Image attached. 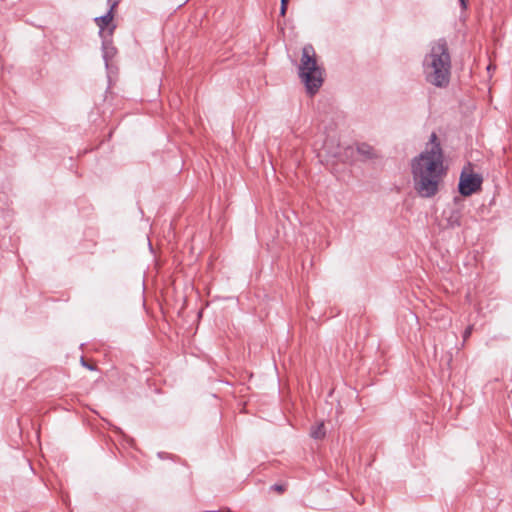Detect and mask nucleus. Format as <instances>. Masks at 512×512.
Instances as JSON below:
<instances>
[{
    "instance_id": "1",
    "label": "nucleus",
    "mask_w": 512,
    "mask_h": 512,
    "mask_svg": "<svg viewBox=\"0 0 512 512\" xmlns=\"http://www.w3.org/2000/svg\"><path fill=\"white\" fill-rule=\"evenodd\" d=\"M411 172L415 191L422 198H431L439 190L446 174L443 150L435 132L431 133L425 149L411 161Z\"/></svg>"
},
{
    "instance_id": "2",
    "label": "nucleus",
    "mask_w": 512,
    "mask_h": 512,
    "mask_svg": "<svg viewBox=\"0 0 512 512\" xmlns=\"http://www.w3.org/2000/svg\"><path fill=\"white\" fill-rule=\"evenodd\" d=\"M423 75L427 83L445 88L449 85L451 74V56L445 39L432 43L429 53L422 62Z\"/></svg>"
},
{
    "instance_id": "3",
    "label": "nucleus",
    "mask_w": 512,
    "mask_h": 512,
    "mask_svg": "<svg viewBox=\"0 0 512 512\" xmlns=\"http://www.w3.org/2000/svg\"><path fill=\"white\" fill-rule=\"evenodd\" d=\"M323 68L318 65L314 47L307 44L302 48L299 65V77L304 83L307 93L314 95L323 84Z\"/></svg>"
},
{
    "instance_id": "4",
    "label": "nucleus",
    "mask_w": 512,
    "mask_h": 512,
    "mask_svg": "<svg viewBox=\"0 0 512 512\" xmlns=\"http://www.w3.org/2000/svg\"><path fill=\"white\" fill-rule=\"evenodd\" d=\"M482 182L480 174L463 171L459 178L458 191L462 196H470L481 189Z\"/></svg>"
},
{
    "instance_id": "5",
    "label": "nucleus",
    "mask_w": 512,
    "mask_h": 512,
    "mask_svg": "<svg viewBox=\"0 0 512 512\" xmlns=\"http://www.w3.org/2000/svg\"><path fill=\"white\" fill-rule=\"evenodd\" d=\"M115 3L110 7V9L106 12V14L96 17L94 19L96 25L99 27V36H112L113 32L116 28V25L112 23L113 21V9L115 7Z\"/></svg>"
},
{
    "instance_id": "6",
    "label": "nucleus",
    "mask_w": 512,
    "mask_h": 512,
    "mask_svg": "<svg viewBox=\"0 0 512 512\" xmlns=\"http://www.w3.org/2000/svg\"><path fill=\"white\" fill-rule=\"evenodd\" d=\"M102 57L105 62V67L109 68V62L117 53L116 47L112 43V36L102 37Z\"/></svg>"
},
{
    "instance_id": "7",
    "label": "nucleus",
    "mask_w": 512,
    "mask_h": 512,
    "mask_svg": "<svg viewBox=\"0 0 512 512\" xmlns=\"http://www.w3.org/2000/svg\"><path fill=\"white\" fill-rule=\"evenodd\" d=\"M310 435L313 439L319 440L323 439L326 435V430L323 423H319L318 425L311 428Z\"/></svg>"
},
{
    "instance_id": "8",
    "label": "nucleus",
    "mask_w": 512,
    "mask_h": 512,
    "mask_svg": "<svg viewBox=\"0 0 512 512\" xmlns=\"http://www.w3.org/2000/svg\"><path fill=\"white\" fill-rule=\"evenodd\" d=\"M448 225L451 228L461 226V214L458 210L452 211L447 219Z\"/></svg>"
},
{
    "instance_id": "9",
    "label": "nucleus",
    "mask_w": 512,
    "mask_h": 512,
    "mask_svg": "<svg viewBox=\"0 0 512 512\" xmlns=\"http://www.w3.org/2000/svg\"><path fill=\"white\" fill-rule=\"evenodd\" d=\"M357 151L359 154L364 155L367 158H371L373 156V148L366 143L358 145Z\"/></svg>"
},
{
    "instance_id": "10",
    "label": "nucleus",
    "mask_w": 512,
    "mask_h": 512,
    "mask_svg": "<svg viewBox=\"0 0 512 512\" xmlns=\"http://www.w3.org/2000/svg\"><path fill=\"white\" fill-rule=\"evenodd\" d=\"M287 7H288V4L280 3V15L281 16L284 17L286 15Z\"/></svg>"
},
{
    "instance_id": "11",
    "label": "nucleus",
    "mask_w": 512,
    "mask_h": 512,
    "mask_svg": "<svg viewBox=\"0 0 512 512\" xmlns=\"http://www.w3.org/2000/svg\"><path fill=\"white\" fill-rule=\"evenodd\" d=\"M271 489L278 491V492H282V491H284L285 487H284V485H281V484H274L271 487Z\"/></svg>"
},
{
    "instance_id": "12",
    "label": "nucleus",
    "mask_w": 512,
    "mask_h": 512,
    "mask_svg": "<svg viewBox=\"0 0 512 512\" xmlns=\"http://www.w3.org/2000/svg\"><path fill=\"white\" fill-rule=\"evenodd\" d=\"M459 3L462 10H466L468 8V0H459Z\"/></svg>"
},
{
    "instance_id": "13",
    "label": "nucleus",
    "mask_w": 512,
    "mask_h": 512,
    "mask_svg": "<svg viewBox=\"0 0 512 512\" xmlns=\"http://www.w3.org/2000/svg\"><path fill=\"white\" fill-rule=\"evenodd\" d=\"M81 363H82V365H83L84 367H86L87 369H89V370H94V366H93V365L88 364V363L84 360V358H83V357L81 358Z\"/></svg>"
},
{
    "instance_id": "14",
    "label": "nucleus",
    "mask_w": 512,
    "mask_h": 512,
    "mask_svg": "<svg viewBox=\"0 0 512 512\" xmlns=\"http://www.w3.org/2000/svg\"><path fill=\"white\" fill-rule=\"evenodd\" d=\"M471 331H472V327H468V328L464 331L463 338H464V339H467V338L470 336Z\"/></svg>"
},
{
    "instance_id": "15",
    "label": "nucleus",
    "mask_w": 512,
    "mask_h": 512,
    "mask_svg": "<svg viewBox=\"0 0 512 512\" xmlns=\"http://www.w3.org/2000/svg\"><path fill=\"white\" fill-rule=\"evenodd\" d=\"M157 455H158V457H159L160 459L171 458V455H169V454H167V453H165V452H159Z\"/></svg>"
},
{
    "instance_id": "16",
    "label": "nucleus",
    "mask_w": 512,
    "mask_h": 512,
    "mask_svg": "<svg viewBox=\"0 0 512 512\" xmlns=\"http://www.w3.org/2000/svg\"><path fill=\"white\" fill-rule=\"evenodd\" d=\"M280 3L288 4V3H289V0H280Z\"/></svg>"
},
{
    "instance_id": "17",
    "label": "nucleus",
    "mask_w": 512,
    "mask_h": 512,
    "mask_svg": "<svg viewBox=\"0 0 512 512\" xmlns=\"http://www.w3.org/2000/svg\"><path fill=\"white\" fill-rule=\"evenodd\" d=\"M331 155H332L333 157H337V156H338V152H337V151H335V152L331 153Z\"/></svg>"
}]
</instances>
